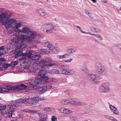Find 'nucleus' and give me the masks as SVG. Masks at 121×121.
Listing matches in <instances>:
<instances>
[{
  "instance_id": "obj_1",
  "label": "nucleus",
  "mask_w": 121,
  "mask_h": 121,
  "mask_svg": "<svg viewBox=\"0 0 121 121\" xmlns=\"http://www.w3.org/2000/svg\"><path fill=\"white\" fill-rule=\"evenodd\" d=\"M8 15L6 13H2L0 15V21H2L3 25L5 26L6 28L9 29L10 27L14 28V31L19 33L21 32V30L18 28L21 25V24L19 22L17 23L16 21L13 19L9 18Z\"/></svg>"
},
{
  "instance_id": "obj_2",
  "label": "nucleus",
  "mask_w": 121,
  "mask_h": 121,
  "mask_svg": "<svg viewBox=\"0 0 121 121\" xmlns=\"http://www.w3.org/2000/svg\"><path fill=\"white\" fill-rule=\"evenodd\" d=\"M95 68L96 70V73L98 75L89 74L88 75L87 78L90 81L94 83H97L99 82L100 80L99 75H101L104 71L105 69L104 66L99 62L96 63Z\"/></svg>"
},
{
  "instance_id": "obj_3",
  "label": "nucleus",
  "mask_w": 121,
  "mask_h": 121,
  "mask_svg": "<svg viewBox=\"0 0 121 121\" xmlns=\"http://www.w3.org/2000/svg\"><path fill=\"white\" fill-rule=\"evenodd\" d=\"M21 37L19 36L17 37V39L23 41L29 38V34L32 33V31L30 29L27 27H23L22 30H21Z\"/></svg>"
},
{
  "instance_id": "obj_4",
  "label": "nucleus",
  "mask_w": 121,
  "mask_h": 121,
  "mask_svg": "<svg viewBox=\"0 0 121 121\" xmlns=\"http://www.w3.org/2000/svg\"><path fill=\"white\" fill-rule=\"evenodd\" d=\"M57 26H55L50 24H46L42 25L41 29L42 30H46V32L47 33H51L52 30H55L58 29Z\"/></svg>"
},
{
  "instance_id": "obj_5",
  "label": "nucleus",
  "mask_w": 121,
  "mask_h": 121,
  "mask_svg": "<svg viewBox=\"0 0 121 121\" xmlns=\"http://www.w3.org/2000/svg\"><path fill=\"white\" fill-rule=\"evenodd\" d=\"M31 50H28L26 51L25 53L22 52V50L17 49L15 50L14 53L15 54V56L16 57L22 55V56H27L29 57H30L31 56L32 53Z\"/></svg>"
},
{
  "instance_id": "obj_6",
  "label": "nucleus",
  "mask_w": 121,
  "mask_h": 121,
  "mask_svg": "<svg viewBox=\"0 0 121 121\" xmlns=\"http://www.w3.org/2000/svg\"><path fill=\"white\" fill-rule=\"evenodd\" d=\"M60 67L62 69L60 71L61 74L67 75H73L74 74V72L72 70L68 69V66L66 65H62Z\"/></svg>"
},
{
  "instance_id": "obj_7",
  "label": "nucleus",
  "mask_w": 121,
  "mask_h": 121,
  "mask_svg": "<svg viewBox=\"0 0 121 121\" xmlns=\"http://www.w3.org/2000/svg\"><path fill=\"white\" fill-rule=\"evenodd\" d=\"M110 84L108 82L103 83L101 86L100 90L102 92L107 93L109 91Z\"/></svg>"
},
{
  "instance_id": "obj_8",
  "label": "nucleus",
  "mask_w": 121,
  "mask_h": 121,
  "mask_svg": "<svg viewBox=\"0 0 121 121\" xmlns=\"http://www.w3.org/2000/svg\"><path fill=\"white\" fill-rule=\"evenodd\" d=\"M44 98L43 97L38 96L33 97L30 98V100H31V105L35 104L37 103L39 100H44Z\"/></svg>"
},
{
  "instance_id": "obj_9",
  "label": "nucleus",
  "mask_w": 121,
  "mask_h": 121,
  "mask_svg": "<svg viewBox=\"0 0 121 121\" xmlns=\"http://www.w3.org/2000/svg\"><path fill=\"white\" fill-rule=\"evenodd\" d=\"M30 34V35L28 36L29 38L27 39H25V40H27V42L29 43H31L32 42V40L31 39V38L34 39H36L37 37V35L33 33L32 31V33Z\"/></svg>"
},
{
  "instance_id": "obj_10",
  "label": "nucleus",
  "mask_w": 121,
  "mask_h": 121,
  "mask_svg": "<svg viewBox=\"0 0 121 121\" xmlns=\"http://www.w3.org/2000/svg\"><path fill=\"white\" fill-rule=\"evenodd\" d=\"M59 111L61 113L65 114H70L72 112L71 110L64 108H62L59 109Z\"/></svg>"
},
{
  "instance_id": "obj_11",
  "label": "nucleus",
  "mask_w": 121,
  "mask_h": 121,
  "mask_svg": "<svg viewBox=\"0 0 121 121\" xmlns=\"http://www.w3.org/2000/svg\"><path fill=\"white\" fill-rule=\"evenodd\" d=\"M14 90L13 86H8L6 87V88H3L2 89L0 88V93H3V92H8L10 90Z\"/></svg>"
},
{
  "instance_id": "obj_12",
  "label": "nucleus",
  "mask_w": 121,
  "mask_h": 121,
  "mask_svg": "<svg viewBox=\"0 0 121 121\" xmlns=\"http://www.w3.org/2000/svg\"><path fill=\"white\" fill-rule=\"evenodd\" d=\"M13 87L14 90H21L26 89L27 87V86L26 85L22 84L20 85L14 86Z\"/></svg>"
},
{
  "instance_id": "obj_13",
  "label": "nucleus",
  "mask_w": 121,
  "mask_h": 121,
  "mask_svg": "<svg viewBox=\"0 0 121 121\" xmlns=\"http://www.w3.org/2000/svg\"><path fill=\"white\" fill-rule=\"evenodd\" d=\"M109 108L114 114L117 115L119 114V111L116 107L112 105H110L109 106Z\"/></svg>"
},
{
  "instance_id": "obj_14",
  "label": "nucleus",
  "mask_w": 121,
  "mask_h": 121,
  "mask_svg": "<svg viewBox=\"0 0 121 121\" xmlns=\"http://www.w3.org/2000/svg\"><path fill=\"white\" fill-rule=\"evenodd\" d=\"M33 89H36L38 91H42V92H45V89L44 88V86L41 87L38 86H33Z\"/></svg>"
},
{
  "instance_id": "obj_15",
  "label": "nucleus",
  "mask_w": 121,
  "mask_h": 121,
  "mask_svg": "<svg viewBox=\"0 0 121 121\" xmlns=\"http://www.w3.org/2000/svg\"><path fill=\"white\" fill-rule=\"evenodd\" d=\"M6 108V106L4 105H0V112L1 114L6 116V115H7L6 112L5 111Z\"/></svg>"
},
{
  "instance_id": "obj_16",
  "label": "nucleus",
  "mask_w": 121,
  "mask_h": 121,
  "mask_svg": "<svg viewBox=\"0 0 121 121\" xmlns=\"http://www.w3.org/2000/svg\"><path fill=\"white\" fill-rule=\"evenodd\" d=\"M17 40L18 41V43H17V47L19 48V49H20L22 50L26 47L27 46L26 44L23 43H22L21 44L20 43H19V42H23V40H22L23 41H22L21 42V40H18L17 39ZM25 40H24V41Z\"/></svg>"
},
{
  "instance_id": "obj_17",
  "label": "nucleus",
  "mask_w": 121,
  "mask_h": 121,
  "mask_svg": "<svg viewBox=\"0 0 121 121\" xmlns=\"http://www.w3.org/2000/svg\"><path fill=\"white\" fill-rule=\"evenodd\" d=\"M37 12L38 14L41 16L44 17L46 15V13L45 10L42 9H38Z\"/></svg>"
},
{
  "instance_id": "obj_18",
  "label": "nucleus",
  "mask_w": 121,
  "mask_h": 121,
  "mask_svg": "<svg viewBox=\"0 0 121 121\" xmlns=\"http://www.w3.org/2000/svg\"><path fill=\"white\" fill-rule=\"evenodd\" d=\"M67 119L69 121H78V118L73 115H69L67 117Z\"/></svg>"
},
{
  "instance_id": "obj_19",
  "label": "nucleus",
  "mask_w": 121,
  "mask_h": 121,
  "mask_svg": "<svg viewBox=\"0 0 121 121\" xmlns=\"http://www.w3.org/2000/svg\"><path fill=\"white\" fill-rule=\"evenodd\" d=\"M47 73L46 70L45 69H42L38 73V75L41 77L45 75Z\"/></svg>"
},
{
  "instance_id": "obj_20",
  "label": "nucleus",
  "mask_w": 121,
  "mask_h": 121,
  "mask_svg": "<svg viewBox=\"0 0 121 121\" xmlns=\"http://www.w3.org/2000/svg\"><path fill=\"white\" fill-rule=\"evenodd\" d=\"M81 69L85 73L87 74L89 72L87 67L86 66H83L81 68Z\"/></svg>"
},
{
  "instance_id": "obj_21",
  "label": "nucleus",
  "mask_w": 121,
  "mask_h": 121,
  "mask_svg": "<svg viewBox=\"0 0 121 121\" xmlns=\"http://www.w3.org/2000/svg\"><path fill=\"white\" fill-rule=\"evenodd\" d=\"M48 73L51 74H59L60 73L59 71L56 69H53L49 71Z\"/></svg>"
},
{
  "instance_id": "obj_22",
  "label": "nucleus",
  "mask_w": 121,
  "mask_h": 121,
  "mask_svg": "<svg viewBox=\"0 0 121 121\" xmlns=\"http://www.w3.org/2000/svg\"><path fill=\"white\" fill-rule=\"evenodd\" d=\"M60 103L62 104H68L70 103V101L69 100H64L60 101Z\"/></svg>"
},
{
  "instance_id": "obj_23",
  "label": "nucleus",
  "mask_w": 121,
  "mask_h": 121,
  "mask_svg": "<svg viewBox=\"0 0 121 121\" xmlns=\"http://www.w3.org/2000/svg\"><path fill=\"white\" fill-rule=\"evenodd\" d=\"M34 80L33 79H32L27 81V84L28 85L30 86V87H32L33 89V86H35L34 85Z\"/></svg>"
},
{
  "instance_id": "obj_24",
  "label": "nucleus",
  "mask_w": 121,
  "mask_h": 121,
  "mask_svg": "<svg viewBox=\"0 0 121 121\" xmlns=\"http://www.w3.org/2000/svg\"><path fill=\"white\" fill-rule=\"evenodd\" d=\"M45 62L47 63H51L52 62V60L50 57H46L43 59Z\"/></svg>"
},
{
  "instance_id": "obj_25",
  "label": "nucleus",
  "mask_w": 121,
  "mask_h": 121,
  "mask_svg": "<svg viewBox=\"0 0 121 121\" xmlns=\"http://www.w3.org/2000/svg\"><path fill=\"white\" fill-rule=\"evenodd\" d=\"M76 49L73 48H68L67 49L68 53L70 54L74 52H76Z\"/></svg>"
},
{
  "instance_id": "obj_26",
  "label": "nucleus",
  "mask_w": 121,
  "mask_h": 121,
  "mask_svg": "<svg viewBox=\"0 0 121 121\" xmlns=\"http://www.w3.org/2000/svg\"><path fill=\"white\" fill-rule=\"evenodd\" d=\"M30 99L29 98L22 99V103H27L29 102V103H31V100H30Z\"/></svg>"
},
{
  "instance_id": "obj_27",
  "label": "nucleus",
  "mask_w": 121,
  "mask_h": 121,
  "mask_svg": "<svg viewBox=\"0 0 121 121\" xmlns=\"http://www.w3.org/2000/svg\"><path fill=\"white\" fill-rule=\"evenodd\" d=\"M5 48L4 46L0 47V56L3 54L7 53L6 51L5 50Z\"/></svg>"
},
{
  "instance_id": "obj_28",
  "label": "nucleus",
  "mask_w": 121,
  "mask_h": 121,
  "mask_svg": "<svg viewBox=\"0 0 121 121\" xmlns=\"http://www.w3.org/2000/svg\"><path fill=\"white\" fill-rule=\"evenodd\" d=\"M42 82L41 79L39 78H36L34 80V83L35 84H40Z\"/></svg>"
},
{
  "instance_id": "obj_29",
  "label": "nucleus",
  "mask_w": 121,
  "mask_h": 121,
  "mask_svg": "<svg viewBox=\"0 0 121 121\" xmlns=\"http://www.w3.org/2000/svg\"><path fill=\"white\" fill-rule=\"evenodd\" d=\"M68 56V54H65L62 55H58L57 56V57L58 59H63L65 58Z\"/></svg>"
},
{
  "instance_id": "obj_30",
  "label": "nucleus",
  "mask_w": 121,
  "mask_h": 121,
  "mask_svg": "<svg viewBox=\"0 0 121 121\" xmlns=\"http://www.w3.org/2000/svg\"><path fill=\"white\" fill-rule=\"evenodd\" d=\"M42 44L45 47H48L50 44V43L47 41L44 40L42 42Z\"/></svg>"
},
{
  "instance_id": "obj_31",
  "label": "nucleus",
  "mask_w": 121,
  "mask_h": 121,
  "mask_svg": "<svg viewBox=\"0 0 121 121\" xmlns=\"http://www.w3.org/2000/svg\"><path fill=\"white\" fill-rule=\"evenodd\" d=\"M40 57V56L39 55H35L33 56L31 59L33 60H36L38 59Z\"/></svg>"
},
{
  "instance_id": "obj_32",
  "label": "nucleus",
  "mask_w": 121,
  "mask_h": 121,
  "mask_svg": "<svg viewBox=\"0 0 121 121\" xmlns=\"http://www.w3.org/2000/svg\"><path fill=\"white\" fill-rule=\"evenodd\" d=\"M39 63L38 62L34 63L32 66L33 68L35 69H37L38 67Z\"/></svg>"
},
{
  "instance_id": "obj_33",
  "label": "nucleus",
  "mask_w": 121,
  "mask_h": 121,
  "mask_svg": "<svg viewBox=\"0 0 121 121\" xmlns=\"http://www.w3.org/2000/svg\"><path fill=\"white\" fill-rule=\"evenodd\" d=\"M24 112H27L28 113H37V111H35V110H28L27 109H25L23 111Z\"/></svg>"
},
{
  "instance_id": "obj_34",
  "label": "nucleus",
  "mask_w": 121,
  "mask_h": 121,
  "mask_svg": "<svg viewBox=\"0 0 121 121\" xmlns=\"http://www.w3.org/2000/svg\"><path fill=\"white\" fill-rule=\"evenodd\" d=\"M44 86V88L45 89V92L46 91L47 89H51L52 88V86L51 84H48Z\"/></svg>"
},
{
  "instance_id": "obj_35",
  "label": "nucleus",
  "mask_w": 121,
  "mask_h": 121,
  "mask_svg": "<svg viewBox=\"0 0 121 121\" xmlns=\"http://www.w3.org/2000/svg\"><path fill=\"white\" fill-rule=\"evenodd\" d=\"M19 107V105H16L14 104H13L12 105H10L8 106L7 108H12L13 109H16Z\"/></svg>"
},
{
  "instance_id": "obj_36",
  "label": "nucleus",
  "mask_w": 121,
  "mask_h": 121,
  "mask_svg": "<svg viewBox=\"0 0 121 121\" xmlns=\"http://www.w3.org/2000/svg\"><path fill=\"white\" fill-rule=\"evenodd\" d=\"M48 47L50 50H53L55 49V48L54 46L50 43Z\"/></svg>"
},
{
  "instance_id": "obj_37",
  "label": "nucleus",
  "mask_w": 121,
  "mask_h": 121,
  "mask_svg": "<svg viewBox=\"0 0 121 121\" xmlns=\"http://www.w3.org/2000/svg\"><path fill=\"white\" fill-rule=\"evenodd\" d=\"M91 30L93 32L95 33H98L99 32V30L94 27H92L91 28Z\"/></svg>"
},
{
  "instance_id": "obj_38",
  "label": "nucleus",
  "mask_w": 121,
  "mask_h": 121,
  "mask_svg": "<svg viewBox=\"0 0 121 121\" xmlns=\"http://www.w3.org/2000/svg\"><path fill=\"white\" fill-rule=\"evenodd\" d=\"M12 44V43H8L7 45V48L8 49H12L13 48V46L11 45Z\"/></svg>"
},
{
  "instance_id": "obj_39",
  "label": "nucleus",
  "mask_w": 121,
  "mask_h": 121,
  "mask_svg": "<svg viewBox=\"0 0 121 121\" xmlns=\"http://www.w3.org/2000/svg\"><path fill=\"white\" fill-rule=\"evenodd\" d=\"M41 77L42 80L45 81H47L49 79L48 78L47 76H43Z\"/></svg>"
},
{
  "instance_id": "obj_40",
  "label": "nucleus",
  "mask_w": 121,
  "mask_h": 121,
  "mask_svg": "<svg viewBox=\"0 0 121 121\" xmlns=\"http://www.w3.org/2000/svg\"><path fill=\"white\" fill-rule=\"evenodd\" d=\"M27 59V57L25 56H23L22 57L20 58L19 59V60L20 61L22 62H23L24 63L25 61Z\"/></svg>"
},
{
  "instance_id": "obj_41",
  "label": "nucleus",
  "mask_w": 121,
  "mask_h": 121,
  "mask_svg": "<svg viewBox=\"0 0 121 121\" xmlns=\"http://www.w3.org/2000/svg\"><path fill=\"white\" fill-rule=\"evenodd\" d=\"M43 110L45 112H49L51 111V109L49 107H46Z\"/></svg>"
},
{
  "instance_id": "obj_42",
  "label": "nucleus",
  "mask_w": 121,
  "mask_h": 121,
  "mask_svg": "<svg viewBox=\"0 0 121 121\" xmlns=\"http://www.w3.org/2000/svg\"><path fill=\"white\" fill-rule=\"evenodd\" d=\"M14 111L13 110V111H9L8 113V115L10 117H12V115L13 114Z\"/></svg>"
},
{
  "instance_id": "obj_43",
  "label": "nucleus",
  "mask_w": 121,
  "mask_h": 121,
  "mask_svg": "<svg viewBox=\"0 0 121 121\" xmlns=\"http://www.w3.org/2000/svg\"><path fill=\"white\" fill-rule=\"evenodd\" d=\"M49 64H46L44 65L42 67V68L43 69L46 70V67H47L48 68H49Z\"/></svg>"
},
{
  "instance_id": "obj_44",
  "label": "nucleus",
  "mask_w": 121,
  "mask_h": 121,
  "mask_svg": "<svg viewBox=\"0 0 121 121\" xmlns=\"http://www.w3.org/2000/svg\"><path fill=\"white\" fill-rule=\"evenodd\" d=\"M76 27L78 29L80 30V32L82 33L85 34L86 33V32L83 31L81 28L80 27L78 26H76Z\"/></svg>"
},
{
  "instance_id": "obj_45",
  "label": "nucleus",
  "mask_w": 121,
  "mask_h": 121,
  "mask_svg": "<svg viewBox=\"0 0 121 121\" xmlns=\"http://www.w3.org/2000/svg\"><path fill=\"white\" fill-rule=\"evenodd\" d=\"M42 118L47 121L48 119V115L46 114H43Z\"/></svg>"
},
{
  "instance_id": "obj_46",
  "label": "nucleus",
  "mask_w": 121,
  "mask_h": 121,
  "mask_svg": "<svg viewBox=\"0 0 121 121\" xmlns=\"http://www.w3.org/2000/svg\"><path fill=\"white\" fill-rule=\"evenodd\" d=\"M51 120L52 121H57V118L56 116H53L52 117Z\"/></svg>"
},
{
  "instance_id": "obj_47",
  "label": "nucleus",
  "mask_w": 121,
  "mask_h": 121,
  "mask_svg": "<svg viewBox=\"0 0 121 121\" xmlns=\"http://www.w3.org/2000/svg\"><path fill=\"white\" fill-rule=\"evenodd\" d=\"M90 110V107L89 106H88L86 107L85 108V110L86 112H88V111Z\"/></svg>"
},
{
  "instance_id": "obj_48",
  "label": "nucleus",
  "mask_w": 121,
  "mask_h": 121,
  "mask_svg": "<svg viewBox=\"0 0 121 121\" xmlns=\"http://www.w3.org/2000/svg\"><path fill=\"white\" fill-rule=\"evenodd\" d=\"M29 69V67L28 66H26L24 68V69H23V70L24 72H26L28 71Z\"/></svg>"
},
{
  "instance_id": "obj_49",
  "label": "nucleus",
  "mask_w": 121,
  "mask_h": 121,
  "mask_svg": "<svg viewBox=\"0 0 121 121\" xmlns=\"http://www.w3.org/2000/svg\"><path fill=\"white\" fill-rule=\"evenodd\" d=\"M115 46L116 47L119 49L121 52V44H118L116 45Z\"/></svg>"
},
{
  "instance_id": "obj_50",
  "label": "nucleus",
  "mask_w": 121,
  "mask_h": 121,
  "mask_svg": "<svg viewBox=\"0 0 121 121\" xmlns=\"http://www.w3.org/2000/svg\"><path fill=\"white\" fill-rule=\"evenodd\" d=\"M85 13H86L89 17H91L92 16V14L91 13H89L88 11L86 10L85 11Z\"/></svg>"
},
{
  "instance_id": "obj_51",
  "label": "nucleus",
  "mask_w": 121,
  "mask_h": 121,
  "mask_svg": "<svg viewBox=\"0 0 121 121\" xmlns=\"http://www.w3.org/2000/svg\"><path fill=\"white\" fill-rule=\"evenodd\" d=\"M82 103L79 102H76L75 105L77 106H80L82 104Z\"/></svg>"
},
{
  "instance_id": "obj_52",
  "label": "nucleus",
  "mask_w": 121,
  "mask_h": 121,
  "mask_svg": "<svg viewBox=\"0 0 121 121\" xmlns=\"http://www.w3.org/2000/svg\"><path fill=\"white\" fill-rule=\"evenodd\" d=\"M11 63L12 65L15 66L18 63V62L17 61H16L13 62Z\"/></svg>"
},
{
  "instance_id": "obj_53",
  "label": "nucleus",
  "mask_w": 121,
  "mask_h": 121,
  "mask_svg": "<svg viewBox=\"0 0 121 121\" xmlns=\"http://www.w3.org/2000/svg\"><path fill=\"white\" fill-rule=\"evenodd\" d=\"M109 119L113 121H117V120L112 117H110Z\"/></svg>"
},
{
  "instance_id": "obj_54",
  "label": "nucleus",
  "mask_w": 121,
  "mask_h": 121,
  "mask_svg": "<svg viewBox=\"0 0 121 121\" xmlns=\"http://www.w3.org/2000/svg\"><path fill=\"white\" fill-rule=\"evenodd\" d=\"M76 102L73 100L70 101V104H71L75 105H76Z\"/></svg>"
},
{
  "instance_id": "obj_55",
  "label": "nucleus",
  "mask_w": 121,
  "mask_h": 121,
  "mask_svg": "<svg viewBox=\"0 0 121 121\" xmlns=\"http://www.w3.org/2000/svg\"><path fill=\"white\" fill-rule=\"evenodd\" d=\"M46 62L44 60H41L40 62V64L41 65H43Z\"/></svg>"
},
{
  "instance_id": "obj_56",
  "label": "nucleus",
  "mask_w": 121,
  "mask_h": 121,
  "mask_svg": "<svg viewBox=\"0 0 121 121\" xmlns=\"http://www.w3.org/2000/svg\"><path fill=\"white\" fill-rule=\"evenodd\" d=\"M38 116L40 118H42L43 116V114L42 113L40 112H39L38 113Z\"/></svg>"
},
{
  "instance_id": "obj_57",
  "label": "nucleus",
  "mask_w": 121,
  "mask_h": 121,
  "mask_svg": "<svg viewBox=\"0 0 121 121\" xmlns=\"http://www.w3.org/2000/svg\"><path fill=\"white\" fill-rule=\"evenodd\" d=\"M91 39L92 41L94 42H96L97 43H99V42L94 38H91Z\"/></svg>"
},
{
  "instance_id": "obj_58",
  "label": "nucleus",
  "mask_w": 121,
  "mask_h": 121,
  "mask_svg": "<svg viewBox=\"0 0 121 121\" xmlns=\"http://www.w3.org/2000/svg\"><path fill=\"white\" fill-rule=\"evenodd\" d=\"M0 11H1L2 12L1 14H0V15H1L2 13H6L8 15V14L6 13H5L6 11L5 10V9H1H1H0Z\"/></svg>"
},
{
  "instance_id": "obj_59",
  "label": "nucleus",
  "mask_w": 121,
  "mask_h": 121,
  "mask_svg": "<svg viewBox=\"0 0 121 121\" xmlns=\"http://www.w3.org/2000/svg\"><path fill=\"white\" fill-rule=\"evenodd\" d=\"M22 99H17L16 100L15 102L17 103H22Z\"/></svg>"
},
{
  "instance_id": "obj_60",
  "label": "nucleus",
  "mask_w": 121,
  "mask_h": 121,
  "mask_svg": "<svg viewBox=\"0 0 121 121\" xmlns=\"http://www.w3.org/2000/svg\"><path fill=\"white\" fill-rule=\"evenodd\" d=\"M72 59L71 58H70V59L66 60L65 61V62H70L71 61H72Z\"/></svg>"
},
{
  "instance_id": "obj_61",
  "label": "nucleus",
  "mask_w": 121,
  "mask_h": 121,
  "mask_svg": "<svg viewBox=\"0 0 121 121\" xmlns=\"http://www.w3.org/2000/svg\"><path fill=\"white\" fill-rule=\"evenodd\" d=\"M6 60L4 57H2L0 58V61L4 62Z\"/></svg>"
},
{
  "instance_id": "obj_62",
  "label": "nucleus",
  "mask_w": 121,
  "mask_h": 121,
  "mask_svg": "<svg viewBox=\"0 0 121 121\" xmlns=\"http://www.w3.org/2000/svg\"><path fill=\"white\" fill-rule=\"evenodd\" d=\"M49 67H52V66H54L55 65V64L54 63H51L49 64Z\"/></svg>"
},
{
  "instance_id": "obj_63",
  "label": "nucleus",
  "mask_w": 121,
  "mask_h": 121,
  "mask_svg": "<svg viewBox=\"0 0 121 121\" xmlns=\"http://www.w3.org/2000/svg\"><path fill=\"white\" fill-rule=\"evenodd\" d=\"M16 33H15L14 35V36H17L18 35H19L21 33H18V32H16Z\"/></svg>"
},
{
  "instance_id": "obj_64",
  "label": "nucleus",
  "mask_w": 121,
  "mask_h": 121,
  "mask_svg": "<svg viewBox=\"0 0 121 121\" xmlns=\"http://www.w3.org/2000/svg\"><path fill=\"white\" fill-rule=\"evenodd\" d=\"M95 36L97 38H100L101 37V36L100 35L98 34H95Z\"/></svg>"
}]
</instances>
